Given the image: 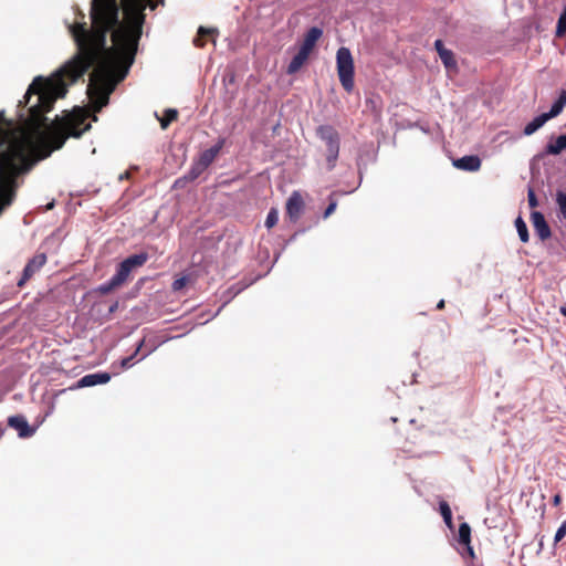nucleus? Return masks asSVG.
<instances>
[{
    "instance_id": "nucleus-25",
    "label": "nucleus",
    "mask_w": 566,
    "mask_h": 566,
    "mask_svg": "<svg viewBox=\"0 0 566 566\" xmlns=\"http://www.w3.org/2000/svg\"><path fill=\"white\" fill-rule=\"evenodd\" d=\"M120 286L115 282V280L113 277H111L109 281L101 284L98 287H97V292L99 294H103V295H106L117 289H119Z\"/></svg>"
},
{
    "instance_id": "nucleus-29",
    "label": "nucleus",
    "mask_w": 566,
    "mask_h": 566,
    "mask_svg": "<svg viewBox=\"0 0 566 566\" xmlns=\"http://www.w3.org/2000/svg\"><path fill=\"white\" fill-rule=\"evenodd\" d=\"M188 282H189V277L186 275L178 277L172 282L171 289L174 292H179L187 285Z\"/></svg>"
},
{
    "instance_id": "nucleus-30",
    "label": "nucleus",
    "mask_w": 566,
    "mask_h": 566,
    "mask_svg": "<svg viewBox=\"0 0 566 566\" xmlns=\"http://www.w3.org/2000/svg\"><path fill=\"white\" fill-rule=\"evenodd\" d=\"M566 535V520L562 523V525L558 527L556 534H555V543L560 542Z\"/></svg>"
},
{
    "instance_id": "nucleus-13",
    "label": "nucleus",
    "mask_w": 566,
    "mask_h": 566,
    "mask_svg": "<svg viewBox=\"0 0 566 566\" xmlns=\"http://www.w3.org/2000/svg\"><path fill=\"white\" fill-rule=\"evenodd\" d=\"M310 54H311L310 52L300 49L298 52L295 54V56L290 62V64L287 66V73L289 74L296 73L307 61Z\"/></svg>"
},
{
    "instance_id": "nucleus-8",
    "label": "nucleus",
    "mask_w": 566,
    "mask_h": 566,
    "mask_svg": "<svg viewBox=\"0 0 566 566\" xmlns=\"http://www.w3.org/2000/svg\"><path fill=\"white\" fill-rule=\"evenodd\" d=\"M8 426L18 431L20 438L32 437L35 429L31 428L22 415L11 416L8 418Z\"/></svg>"
},
{
    "instance_id": "nucleus-10",
    "label": "nucleus",
    "mask_w": 566,
    "mask_h": 566,
    "mask_svg": "<svg viewBox=\"0 0 566 566\" xmlns=\"http://www.w3.org/2000/svg\"><path fill=\"white\" fill-rule=\"evenodd\" d=\"M111 380L108 373H95L83 376L76 384V388L92 387L99 384H106Z\"/></svg>"
},
{
    "instance_id": "nucleus-4",
    "label": "nucleus",
    "mask_w": 566,
    "mask_h": 566,
    "mask_svg": "<svg viewBox=\"0 0 566 566\" xmlns=\"http://www.w3.org/2000/svg\"><path fill=\"white\" fill-rule=\"evenodd\" d=\"M147 260L148 254L145 252L129 255L118 264L116 273L112 277L119 286H123L129 280L130 273L134 270L142 268Z\"/></svg>"
},
{
    "instance_id": "nucleus-41",
    "label": "nucleus",
    "mask_w": 566,
    "mask_h": 566,
    "mask_svg": "<svg viewBox=\"0 0 566 566\" xmlns=\"http://www.w3.org/2000/svg\"><path fill=\"white\" fill-rule=\"evenodd\" d=\"M128 177V172H125V175L120 176V179H124V178H127Z\"/></svg>"
},
{
    "instance_id": "nucleus-11",
    "label": "nucleus",
    "mask_w": 566,
    "mask_h": 566,
    "mask_svg": "<svg viewBox=\"0 0 566 566\" xmlns=\"http://www.w3.org/2000/svg\"><path fill=\"white\" fill-rule=\"evenodd\" d=\"M223 145H224V139H219V142L214 146L202 151L199 155L197 160H199L202 165H205L208 168L214 161V159L218 157Z\"/></svg>"
},
{
    "instance_id": "nucleus-35",
    "label": "nucleus",
    "mask_w": 566,
    "mask_h": 566,
    "mask_svg": "<svg viewBox=\"0 0 566 566\" xmlns=\"http://www.w3.org/2000/svg\"><path fill=\"white\" fill-rule=\"evenodd\" d=\"M118 305H119L118 301H115V302L109 306L108 312H109L111 314L115 313V312L117 311V308H118Z\"/></svg>"
},
{
    "instance_id": "nucleus-6",
    "label": "nucleus",
    "mask_w": 566,
    "mask_h": 566,
    "mask_svg": "<svg viewBox=\"0 0 566 566\" xmlns=\"http://www.w3.org/2000/svg\"><path fill=\"white\" fill-rule=\"evenodd\" d=\"M304 207L302 195L298 191H293L286 202V214L291 221L296 222L300 219Z\"/></svg>"
},
{
    "instance_id": "nucleus-27",
    "label": "nucleus",
    "mask_w": 566,
    "mask_h": 566,
    "mask_svg": "<svg viewBox=\"0 0 566 566\" xmlns=\"http://www.w3.org/2000/svg\"><path fill=\"white\" fill-rule=\"evenodd\" d=\"M142 345H143V342H140V344L138 345V347L136 348V350H135L130 356L125 357V358H123V359L120 360V367H122L123 369H127V368H129V367H132V366L134 365L133 360H134V358L137 356V354H138V352H139V349H140Z\"/></svg>"
},
{
    "instance_id": "nucleus-32",
    "label": "nucleus",
    "mask_w": 566,
    "mask_h": 566,
    "mask_svg": "<svg viewBox=\"0 0 566 566\" xmlns=\"http://www.w3.org/2000/svg\"><path fill=\"white\" fill-rule=\"evenodd\" d=\"M336 207H337V201L331 198V202L327 206V208L325 209L323 217L325 219L328 218L332 213H334V211L336 210Z\"/></svg>"
},
{
    "instance_id": "nucleus-40",
    "label": "nucleus",
    "mask_w": 566,
    "mask_h": 566,
    "mask_svg": "<svg viewBox=\"0 0 566 566\" xmlns=\"http://www.w3.org/2000/svg\"><path fill=\"white\" fill-rule=\"evenodd\" d=\"M128 177V172H125V175L120 176V179H124V178H127Z\"/></svg>"
},
{
    "instance_id": "nucleus-19",
    "label": "nucleus",
    "mask_w": 566,
    "mask_h": 566,
    "mask_svg": "<svg viewBox=\"0 0 566 566\" xmlns=\"http://www.w3.org/2000/svg\"><path fill=\"white\" fill-rule=\"evenodd\" d=\"M439 57L442 61L446 69L451 70V69L457 67V61H455L454 54L451 50L447 49V50L440 52Z\"/></svg>"
},
{
    "instance_id": "nucleus-22",
    "label": "nucleus",
    "mask_w": 566,
    "mask_h": 566,
    "mask_svg": "<svg viewBox=\"0 0 566 566\" xmlns=\"http://www.w3.org/2000/svg\"><path fill=\"white\" fill-rule=\"evenodd\" d=\"M515 227L518 233V237L522 242L526 243L530 240L528 229L525 223V221L522 219V217H517L515 220Z\"/></svg>"
},
{
    "instance_id": "nucleus-12",
    "label": "nucleus",
    "mask_w": 566,
    "mask_h": 566,
    "mask_svg": "<svg viewBox=\"0 0 566 566\" xmlns=\"http://www.w3.org/2000/svg\"><path fill=\"white\" fill-rule=\"evenodd\" d=\"M322 35H323V30L322 29H319L317 27L311 28L305 33L304 40H303L302 45H301L300 49L311 53L313 51V49L315 48L316 42L321 39Z\"/></svg>"
},
{
    "instance_id": "nucleus-23",
    "label": "nucleus",
    "mask_w": 566,
    "mask_h": 566,
    "mask_svg": "<svg viewBox=\"0 0 566 566\" xmlns=\"http://www.w3.org/2000/svg\"><path fill=\"white\" fill-rule=\"evenodd\" d=\"M178 117V111L175 108H168L164 113V117L159 118L160 126L163 129H167L171 122Z\"/></svg>"
},
{
    "instance_id": "nucleus-5",
    "label": "nucleus",
    "mask_w": 566,
    "mask_h": 566,
    "mask_svg": "<svg viewBox=\"0 0 566 566\" xmlns=\"http://www.w3.org/2000/svg\"><path fill=\"white\" fill-rule=\"evenodd\" d=\"M45 263L46 255L44 253L35 254L31 260H29L21 279L18 281V286L22 287Z\"/></svg>"
},
{
    "instance_id": "nucleus-38",
    "label": "nucleus",
    "mask_w": 566,
    "mask_h": 566,
    "mask_svg": "<svg viewBox=\"0 0 566 566\" xmlns=\"http://www.w3.org/2000/svg\"><path fill=\"white\" fill-rule=\"evenodd\" d=\"M559 311L562 315L566 317V306H562Z\"/></svg>"
},
{
    "instance_id": "nucleus-9",
    "label": "nucleus",
    "mask_w": 566,
    "mask_h": 566,
    "mask_svg": "<svg viewBox=\"0 0 566 566\" xmlns=\"http://www.w3.org/2000/svg\"><path fill=\"white\" fill-rule=\"evenodd\" d=\"M481 164V159L476 155L463 156L453 161L455 168L464 171H478Z\"/></svg>"
},
{
    "instance_id": "nucleus-26",
    "label": "nucleus",
    "mask_w": 566,
    "mask_h": 566,
    "mask_svg": "<svg viewBox=\"0 0 566 566\" xmlns=\"http://www.w3.org/2000/svg\"><path fill=\"white\" fill-rule=\"evenodd\" d=\"M556 202L563 218L566 220V192L558 191L556 195Z\"/></svg>"
},
{
    "instance_id": "nucleus-2",
    "label": "nucleus",
    "mask_w": 566,
    "mask_h": 566,
    "mask_svg": "<svg viewBox=\"0 0 566 566\" xmlns=\"http://www.w3.org/2000/svg\"><path fill=\"white\" fill-rule=\"evenodd\" d=\"M316 136L324 143L322 155L325 158L326 170L332 171L336 167L339 156V133L331 125H319L316 128Z\"/></svg>"
},
{
    "instance_id": "nucleus-28",
    "label": "nucleus",
    "mask_w": 566,
    "mask_h": 566,
    "mask_svg": "<svg viewBox=\"0 0 566 566\" xmlns=\"http://www.w3.org/2000/svg\"><path fill=\"white\" fill-rule=\"evenodd\" d=\"M277 221H279L277 211L275 209H271L265 219V227L270 229V228L274 227L277 223Z\"/></svg>"
},
{
    "instance_id": "nucleus-16",
    "label": "nucleus",
    "mask_w": 566,
    "mask_h": 566,
    "mask_svg": "<svg viewBox=\"0 0 566 566\" xmlns=\"http://www.w3.org/2000/svg\"><path fill=\"white\" fill-rule=\"evenodd\" d=\"M565 106H566V90H560L558 98L552 105V107H551V109L548 112V115L552 118L558 116L563 112Z\"/></svg>"
},
{
    "instance_id": "nucleus-39",
    "label": "nucleus",
    "mask_w": 566,
    "mask_h": 566,
    "mask_svg": "<svg viewBox=\"0 0 566 566\" xmlns=\"http://www.w3.org/2000/svg\"><path fill=\"white\" fill-rule=\"evenodd\" d=\"M128 177V172H125V175L120 176V179H124V178H127Z\"/></svg>"
},
{
    "instance_id": "nucleus-24",
    "label": "nucleus",
    "mask_w": 566,
    "mask_h": 566,
    "mask_svg": "<svg viewBox=\"0 0 566 566\" xmlns=\"http://www.w3.org/2000/svg\"><path fill=\"white\" fill-rule=\"evenodd\" d=\"M555 34L557 38L566 36V4L564 6L563 12L558 18Z\"/></svg>"
},
{
    "instance_id": "nucleus-7",
    "label": "nucleus",
    "mask_w": 566,
    "mask_h": 566,
    "mask_svg": "<svg viewBox=\"0 0 566 566\" xmlns=\"http://www.w3.org/2000/svg\"><path fill=\"white\" fill-rule=\"evenodd\" d=\"M531 221L534 228V231L536 235L542 240L545 241L551 238L552 231L548 226V223L545 220V217L539 211H533L531 213Z\"/></svg>"
},
{
    "instance_id": "nucleus-14",
    "label": "nucleus",
    "mask_w": 566,
    "mask_h": 566,
    "mask_svg": "<svg viewBox=\"0 0 566 566\" xmlns=\"http://www.w3.org/2000/svg\"><path fill=\"white\" fill-rule=\"evenodd\" d=\"M566 149V134L559 135L554 142H549L545 147L546 155H559Z\"/></svg>"
},
{
    "instance_id": "nucleus-33",
    "label": "nucleus",
    "mask_w": 566,
    "mask_h": 566,
    "mask_svg": "<svg viewBox=\"0 0 566 566\" xmlns=\"http://www.w3.org/2000/svg\"><path fill=\"white\" fill-rule=\"evenodd\" d=\"M434 49H436V51L438 52V54H439V55H440V52H442V51L447 50V49L444 48L443 41H442V40H440V39H438V40H436V41H434Z\"/></svg>"
},
{
    "instance_id": "nucleus-3",
    "label": "nucleus",
    "mask_w": 566,
    "mask_h": 566,
    "mask_svg": "<svg viewBox=\"0 0 566 566\" xmlns=\"http://www.w3.org/2000/svg\"><path fill=\"white\" fill-rule=\"evenodd\" d=\"M336 69L343 88L347 93H352L355 87V66L352 52L348 48L342 46L337 50Z\"/></svg>"
},
{
    "instance_id": "nucleus-20",
    "label": "nucleus",
    "mask_w": 566,
    "mask_h": 566,
    "mask_svg": "<svg viewBox=\"0 0 566 566\" xmlns=\"http://www.w3.org/2000/svg\"><path fill=\"white\" fill-rule=\"evenodd\" d=\"M439 509H440V513H441V515L443 517V521H444L446 525L449 528H452L453 527L452 512H451V509H450V505L448 504V502L441 501L439 503Z\"/></svg>"
},
{
    "instance_id": "nucleus-36",
    "label": "nucleus",
    "mask_w": 566,
    "mask_h": 566,
    "mask_svg": "<svg viewBox=\"0 0 566 566\" xmlns=\"http://www.w3.org/2000/svg\"><path fill=\"white\" fill-rule=\"evenodd\" d=\"M464 546H465V548H467V552H468L469 556H470L471 558H474V557H475V555H474V551H473V548H472V546H471V543H470V544H468V545H464Z\"/></svg>"
},
{
    "instance_id": "nucleus-31",
    "label": "nucleus",
    "mask_w": 566,
    "mask_h": 566,
    "mask_svg": "<svg viewBox=\"0 0 566 566\" xmlns=\"http://www.w3.org/2000/svg\"><path fill=\"white\" fill-rule=\"evenodd\" d=\"M527 200H528V205L531 208H535L538 206V201H537L535 191L532 188L528 189Z\"/></svg>"
},
{
    "instance_id": "nucleus-21",
    "label": "nucleus",
    "mask_w": 566,
    "mask_h": 566,
    "mask_svg": "<svg viewBox=\"0 0 566 566\" xmlns=\"http://www.w3.org/2000/svg\"><path fill=\"white\" fill-rule=\"evenodd\" d=\"M458 541L462 545H468L471 543V527L468 523L460 524Z\"/></svg>"
},
{
    "instance_id": "nucleus-15",
    "label": "nucleus",
    "mask_w": 566,
    "mask_h": 566,
    "mask_svg": "<svg viewBox=\"0 0 566 566\" xmlns=\"http://www.w3.org/2000/svg\"><path fill=\"white\" fill-rule=\"evenodd\" d=\"M551 118L552 117L548 115V113H543V114L536 116L532 122H530L524 127V134L527 136L534 134L537 129H539Z\"/></svg>"
},
{
    "instance_id": "nucleus-1",
    "label": "nucleus",
    "mask_w": 566,
    "mask_h": 566,
    "mask_svg": "<svg viewBox=\"0 0 566 566\" xmlns=\"http://www.w3.org/2000/svg\"><path fill=\"white\" fill-rule=\"evenodd\" d=\"M157 8L154 0H92V28L86 22L70 25L77 51L51 77L36 76L29 85L24 101L28 114H19V120L34 140L30 151L22 142H14L0 153V214L9 207L18 188V177L28 172L35 163L61 149L69 137H81L91 128L88 115L74 109L46 124L49 113L57 98L67 93V83H75L92 66L87 95L94 112L109 102V95L123 81L134 63L138 41L145 23V10Z\"/></svg>"
},
{
    "instance_id": "nucleus-37",
    "label": "nucleus",
    "mask_w": 566,
    "mask_h": 566,
    "mask_svg": "<svg viewBox=\"0 0 566 566\" xmlns=\"http://www.w3.org/2000/svg\"><path fill=\"white\" fill-rule=\"evenodd\" d=\"M444 305H446L444 301H443V300H441V301H439V303L437 304V308H438V310H443V308H444Z\"/></svg>"
},
{
    "instance_id": "nucleus-34",
    "label": "nucleus",
    "mask_w": 566,
    "mask_h": 566,
    "mask_svg": "<svg viewBox=\"0 0 566 566\" xmlns=\"http://www.w3.org/2000/svg\"><path fill=\"white\" fill-rule=\"evenodd\" d=\"M562 502V495L560 494H556L554 497H553V505L554 506H558Z\"/></svg>"
},
{
    "instance_id": "nucleus-17",
    "label": "nucleus",
    "mask_w": 566,
    "mask_h": 566,
    "mask_svg": "<svg viewBox=\"0 0 566 566\" xmlns=\"http://www.w3.org/2000/svg\"><path fill=\"white\" fill-rule=\"evenodd\" d=\"M214 33H217L216 29H209V28L200 27L198 29L197 36L193 39L195 46L203 48L206 45V40L205 39L207 36L213 35Z\"/></svg>"
},
{
    "instance_id": "nucleus-18",
    "label": "nucleus",
    "mask_w": 566,
    "mask_h": 566,
    "mask_svg": "<svg viewBox=\"0 0 566 566\" xmlns=\"http://www.w3.org/2000/svg\"><path fill=\"white\" fill-rule=\"evenodd\" d=\"M207 167L202 165L199 160H195L191 165V168L187 172V175L184 177L187 181H193L196 180L205 170Z\"/></svg>"
}]
</instances>
